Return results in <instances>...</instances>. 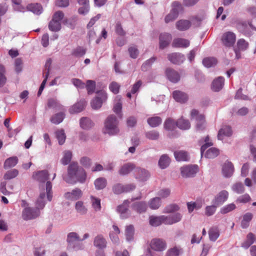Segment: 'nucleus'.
<instances>
[{"instance_id": "obj_22", "label": "nucleus", "mask_w": 256, "mask_h": 256, "mask_svg": "<svg viewBox=\"0 0 256 256\" xmlns=\"http://www.w3.org/2000/svg\"><path fill=\"white\" fill-rule=\"evenodd\" d=\"M149 222L150 224L153 226H157L162 224H165V216H150L149 218Z\"/></svg>"}, {"instance_id": "obj_8", "label": "nucleus", "mask_w": 256, "mask_h": 256, "mask_svg": "<svg viewBox=\"0 0 256 256\" xmlns=\"http://www.w3.org/2000/svg\"><path fill=\"white\" fill-rule=\"evenodd\" d=\"M150 247L156 252H162L166 250V244L164 240L160 238H154L151 240Z\"/></svg>"}, {"instance_id": "obj_6", "label": "nucleus", "mask_w": 256, "mask_h": 256, "mask_svg": "<svg viewBox=\"0 0 256 256\" xmlns=\"http://www.w3.org/2000/svg\"><path fill=\"white\" fill-rule=\"evenodd\" d=\"M181 8L182 6L180 4L176 2H174L173 4L172 8L164 18L166 23H168L176 19L178 16V13L180 10H181Z\"/></svg>"}, {"instance_id": "obj_29", "label": "nucleus", "mask_w": 256, "mask_h": 256, "mask_svg": "<svg viewBox=\"0 0 256 256\" xmlns=\"http://www.w3.org/2000/svg\"><path fill=\"white\" fill-rule=\"evenodd\" d=\"M204 205V201L198 200L195 202H190L187 203L188 209L189 212H192L194 210H198L201 208Z\"/></svg>"}, {"instance_id": "obj_13", "label": "nucleus", "mask_w": 256, "mask_h": 256, "mask_svg": "<svg viewBox=\"0 0 256 256\" xmlns=\"http://www.w3.org/2000/svg\"><path fill=\"white\" fill-rule=\"evenodd\" d=\"M168 58L171 62L176 64H180L186 60L184 54L177 52L168 54Z\"/></svg>"}, {"instance_id": "obj_26", "label": "nucleus", "mask_w": 256, "mask_h": 256, "mask_svg": "<svg viewBox=\"0 0 256 256\" xmlns=\"http://www.w3.org/2000/svg\"><path fill=\"white\" fill-rule=\"evenodd\" d=\"M147 207V204L145 202H136L132 206V209L139 214L145 212Z\"/></svg>"}, {"instance_id": "obj_32", "label": "nucleus", "mask_w": 256, "mask_h": 256, "mask_svg": "<svg viewBox=\"0 0 256 256\" xmlns=\"http://www.w3.org/2000/svg\"><path fill=\"white\" fill-rule=\"evenodd\" d=\"M191 24V22L187 20H179L176 24V28L180 31L188 30L190 27Z\"/></svg>"}, {"instance_id": "obj_21", "label": "nucleus", "mask_w": 256, "mask_h": 256, "mask_svg": "<svg viewBox=\"0 0 256 256\" xmlns=\"http://www.w3.org/2000/svg\"><path fill=\"white\" fill-rule=\"evenodd\" d=\"M82 195V190L79 188H75L72 192H67L64 194V197L70 200H77L80 198Z\"/></svg>"}, {"instance_id": "obj_20", "label": "nucleus", "mask_w": 256, "mask_h": 256, "mask_svg": "<svg viewBox=\"0 0 256 256\" xmlns=\"http://www.w3.org/2000/svg\"><path fill=\"white\" fill-rule=\"evenodd\" d=\"M166 74L168 78L172 82L176 83L180 80V76L175 70L168 68L166 70Z\"/></svg>"}, {"instance_id": "obj_25", "label": "nucleus", "mask_w": 256, "mask_h": 256, "mask_svg": "<svg viewBox=\"0 0 256 256\" xmlns=\"http://www.w3.org/2000/svg\"><path fill=\"white\" fill-rule=\"evenodd\" d=\"M240 30L245 35L250 36L252 30H256V28L254 27L251 22L242 23L240 28Z\"/></svg>"}, {"instance_id": "obj_3", "label": "nucleus", "mask_w": 256, "mask_h": 256, "mask_svg": "<svg viewBox=\"0 0 256 256\" xmlns=\"http://www.w3.org/2000/svg\"><path fill=\"white\" fill-rule=\"evenodd\" d=\"M82 168L78 166V164L72 163L68 168V175L64 178V180L70 184H74L76 182V178L79 174V170Z\"/></svg>"}, {"instance_id": "obj_36", "label": "nucleus", "mask_w": 256, "mask_h": 256, "mask_svg": "<svg viewBox=\"0 0 256 256\" xmlns=\"http://www.w3.org/2000/svg\"><path fill=\"white\" fill-rule=\"evenodd\" d=\"M90 200L92 208L95 212H99L101 210L100 199L94 196H90Z\"/></svg>"}, {"instance_id": "obj_12", "label": "nucleus", "mask_w": 256, "mask_h": 256, "mask_svg": "<svg viewBox=\"0 0 256 256\" xmlns=\"http://www.w3.org/2000/svg\"><path fill=\"white\" fill-rule=\"evenodd\" d=\"M182 218V214L180 212H176L172 214L165 216V224L172 225L180 222Z\"/></svg>"}, {"instance_id": "obj_34", "label": "nucleus", "mask_w": 256, "mask_h": 256, "mask_svg": "<svg viewBox=\"0 0 256 256\" xmlns=\"http://www.w3.org/2000/svg\"><path fill=\"white\" fill-rule=\"evenodd\" d=\"M190 41L182 38H176L174 40L172 45L176 48H187L190 46Z\"/></svg>"}, {"instance_id": "obj_24", "label": "nucleus", "mask_w": 256, "mask_h": 256, "mask_svg": "<svg viewBox=\"0 0 256 256\" xmlns=\"http://www.w3.org/2000/svg\"><path fill=\"white\" fill-rule=\"evenodd\" d=\"M135 168V165L132 162H128L122 165L118 170V174L126 176L130 174Z\"/></svg>"}, {"instance_id": "obj_39", "label": "nucleus", "mask_w": 256, "mask_h": 256, "mask_svg": "<svg viewBox=\"0 0 256 256\" xmlns=\"http://www.w3.org/2000/svg\"><path fill=\"white\" fill-rule=\"evenodd\" d=\"M115 101L116 103L114 106L113 110L118 116L122 118V102L119 96H117L115 99Z\"/></svg>"}, {"instance_id": "obj_54", "label": "nucleus", "mask_w": 256, "mask_h": 256, "mask_svg": "<svg viewBox=\"0 0 256 256\" xmlns=\"http://www.w3.org/2000/svg\"><path fill=\"white\" fill-rule=\"evenodd\" d=\"M179 206L176 204H170L166 206L163 210L162 212L164 214H170L179 210Z\"/></svg>"}, {"instance_id": "obj_58", "label": "nucleus", "mask_w": 256, "mask_h": 256, "mask_svg": "<svg viewBox=\"0 0 256 256\" xmlns=\"http://www.w3.org/2000/svg\"><path fill=\"white\" fill-rule=\"evenodd\" d=\"M145 135L147 138L153 140H158L160 136L159 132L155 130L147 132Z\"/></svg>"}, {"instance_id": "obj_38", "label": "nucleus", "mask_w": 256, "mask_h": 256, "mask_svg": "<svg viewBox=\"0 0 256 256\" xmlns=\"http://www.w3.org/2000/svg\"><path fill=\"white\" fill-rule=\"evenodd\" d=\"M176 126L182 130H188L190 128V124L188 120H186L183 118L178 119L176 122Z\"/></svg>"}, {"instance_id": "obj_4", "label": "nucleus", "mask_w": 256, "mask_h": 256, "mask_svg": "<svg viewBox=\"0 0 256 256\" xmlns=\"http://www.w3.org/2000/svg\"><path fill=\"white\" fill-rule=\"evenodd\" d=\"M108 98L106 92L103 90L97 91L96 96L91 100L90 105L92 109L98 110L100 108L104 102Z\"/></svg>"}, {"instance_id": "obj_49", "label": "nucleus", "mask_w": 256, "mask_h": 256, "mask_svg": "<svg viewBox=\"0 0 256 256\" xmlns=\"http://www.w3.org/2000/svg\"><path fill=\"white\" fill-rule=\"evenodd\" d=\"M134 228L132 225H129L126 226L125 234L128 241H131L134 239Z\"/></svg>"}, {"instance_id": "obj_59", "label": "nucleus", "mask_w": 256, "mask_h": 256, "mask_svg": "<svg viewBox=\"0 0 256 256\" xmlns=\"http://www.w3.org/2000/svg\"><path fill=\"white\" fill-rule=\"evenodd\" d=\"M56 136L60 144L62 145L65 142L66 136L63 130H58L56 132Z\"/></svg>"}, {"instance_id": "obj_9", "label": "nucleus", "mask_w": 256, "mask_h": 256, "mask_svg": "<svg viewBox=\"0 0 256 256\" xmlns=\"http://www.w3.org/2000/svg\"><path fill=\"white\" fill-rule=\"evenodd\" d=\"M40 215V211L36 208H26L22 211V216L24 220L34 218Z\"/></svg>"}, {"instance_id": "obj_33", "label": "nucleus", "mask_w": 256, "mask_h": 256, "mask_svg": "<svg viewBox=\"0 0 256 256\" xmlns=\"http://www.w3.org/2000/svg\"><path fill=\"white\" fill-rule=\"evenodd\" d=\"M76 212L80 215H86L88 213V209L82 201L79 200L75 204Z\"/></svg>"}, {"instance_id": "obj_30", "label": "nucleus", "mask_w": 256, "mask_h": 256, "mask_svg": "<svg viewBox=\"0 0 256 256\" xmlns=\"http://www.w3.org/2000/svg\"><path fill=\"white\" fill-rule=\"evenodd\" d=\"M172 96L176 102L180 103L185 102L188 99L187 94L180 90L174 91L172 93Z\"/></svg>"}, {"instance_id": "obj_57", "label": "nucleus", "mask_w": 256, "mask_h": 256, "mask_svg": "<svg viewBox=\"0 0 256 256\" xmlns=\"http://www.w3.org/2000/svg\"><path fill=\"white\" fill-rule=\"evenodd\" d=\"M232 190L234 192L238 194H240L244 192L245 190L244 187L240 182H236L232 186Z\"/></svg>"}, {"instance_id": "obj_37", "label": "nucleus", "mask_w": 256, "mask_h": 256, "mask_svg": "<svg viewBox=\"0 0 256 256\" xmlns=\"http://www.w3.org/2000/svg\"><path fill=\"white\" fill-rule=\"evenodd\" d=\"M26 10L32 12L36 14H40L42 12V8L40 4H31L26 7Z\"/></svg>"}, {"instance_id": "obj_63", "label": "nucleus", "mask_w": 256, "mask_h": 256, "mask_svg": "<svg viewBox=\"0 0 256 256\" xmlns=\"http://www.w3.org/2000/svg\"><path fill=\"white\" fill-rule=\"evenodd\" d=\"M217 206L214 204L206 206L204 210L205 214L208 216H212L216 212Z\"/></svg>"}, {"instance_id": "obj_14", "label": "nucleus", "mask_w": 256, "mask_h": 256, "mask_svg": "<svg viewBox=\"0 0 256 256\" xmlns=\"http://www.w3.org/2000/svg\"><path fill=\"white\" fill-rule=\"evenodd\" d=\"M130 202L128 200H126L122 204L118 206L117 208V211L120 214V216L122 218H126L130 216V211L128 209Z\"/></svg>"}, {"instance_id": "obj_42", "label": "nucleus", "mask_w": 256, "mask_h": 256, "mask_svg": "<svg viewBox=\"0 0 256 256\" xmlns=\"http://www.w3.org/2000/svg\"><path fill=\"white\" fill-rule=\"evenodd\" d=\"M162 204V201L160 198L155 197L151 198L148 202V206L152 210H158Z\"/></svg>"}, {"instance_id": "obj_2", "label": "nucleus", "mask_w": 256, "mask_h": 256, "mask_svg": "<svg viewBox=\"0 0 256 256\" xmlns=\"http://www.w3.org/2000/svg\"><path fill=\"white\" fill-rule=\"evenodd\" d=\"M102 132L110 136H116L120 132L118 121L114 115H110L106 119Z\"/></svg>"}, {"instance_id": "obj_44", "label": "nucleus", "mask_w": 256, "mask_h": 256, "mask_svg": "<svg viewBox=\"0 0 256 256\" xmlns=\"http://www.w3.org/2000/svg\"><path fill=\"white\" fill-rule=\"evenodd\" d=\"M18 162V158L16 156H12L7 158L4 163V167L7 169L14 166Z\"/></svg>"}, {"instance_id": "obj_17", "label": "nucleus", "mask_w": 256, "mask_h": 256, "mask_svg": "<svg viewBox=\"0 0 256 256\" xmlns=\"http://www.w3.org/2000/svg\"><path fill=\"white\" fill-rule=\"evenodd\" d=\"M172 39V36L170 34L168 33L161 34L159 38L160 48L164 49L168 46L171 42Z\"/></svg>"}, {"instance_id": "obj_48", "label": "nucleus", "mask_w": 256, "mask_h": 256, "mask_svg": "<svg viewBox=\"0 0 256 256\" xmlns=\"http://www.w3.org/2000/svg\"><path fill=\"white\" fill-rule=\"evenodd\" d=\"M80 238L76 232H72L68 234L66 240L70 245L73 244L76 242L80 241Z\"/></svg>"}, {"instance_id": "obj_62", "label": "nucleus", "mask_w": 256, "mask_h": 256, "mask_svg": "<svg viewBox=\"0 0 256 256\" xmlns=\"http://www.w3.org/2000/svg\"><path fill=\"white\" fill-rule=\"evenodd\" d=\"M206 128L204 117L196 122V128L197 131H202Z\"/></svg>"}, {"instance_id": "obj_43", "label": "nucleus", "mask_w": 256, "mask_h": 256, "mask_svg": "<svg viewBox=\"0 0 256 256\" xmlns=\"http://www.w3.org/2000/svg\"><path fill=\"white\" fill-rule=\"evenodd\" d=\"M148 124L152 128H156L160 126L162 119L160 116H152L147 119Z\"/></svg>"}, {"instance_id": "obj_56", "label": "nucleus", "mask_w": 256, "mask_h": 256, "mask_svg": "<svg viewBox=\"0 0 256 256\" xmlns=\"http://www.w3.org/2000/svg\"><path fill=\"white\" fill-rule=\"evenodd\" d=\"M48 106L50 108H53L58 110L62 109L63 106L60 104L56 100L50 98L48 102Z\"/></svg>"}, {"instance_id": "obj_15", "label": "nucleus", "mask_w": 256, "mask_h": 256, "mask_svg": "<svg viewBox=\"0 0 256 256\" xmlns=\"http://www.w3.org/2000/svg\"><path fill=\"white\" fill-rule=\"evenodd\" d=\"M234 172V166L232 164L228 161L226 162L222 166V174L225 178L231 177Z\"/></svg>"}, {"instance_id": "obj_50", "label": "nucleus", "mask_w": 256, "mask_h": 256, "mask_svg": "<svg viewBox=\"0 0 256 256\" xmlns=\"http://www.w3.org/2000/svg\"><path fill=\"white\" fill-rule=\"evenodd\" d=\"M72 158V152L70 150L64 152L63 156L61 159V162L64 165L68 164L71 160Z\"/></svg>"}, {"instance_id": "obj_47", "label": "nucleus", "mask_w": 256, "mask_h": 256, "mask_svg": "<svg viewBox=\"0 0 256 256\" xmlns=\"http://www.w3.org/2000/svg\"><path fill=\"white\" fill-rule=\"evenodd\" d=\"M96 188L100 190L104 188L107 184L106 180L104 178H99L96 179L94 182Z\"/></svg>"}, {"instance_id": "obj_64", "label": "nucleus", "mask_w": 256, "mask_h": 256, "mask_svg": "<svg viewBox=\"0 0 256 256\" xmlns=\"http://www.w3.org/2000/svg\"><path fill=\"white\" fill-rule=\"evenodd\" d=\"M254 235L252 233H250L247 236L246 240L242 244V246L247 248L254 243Z\"/></svg>"}, {"instance_id": "obj_41", "label": "nucleus", "mask_w": 256, "mask_h": 256, "mask_svg": "<svg viewBox=\"0 0 256 256\" xmlns=\"http://www.w3.org/2000/svg\"><path fill=\"white\" fill-rule=\"evenodd\" d=\"M170 164V158L167 154L162 155L158 160V166L162 169L167 168Z\"/></svg>"}, {"instance_id": "obj_53", "label": "nucleus", "mask_w": 256, "mask_h": 256, "mask_svg": "<svg viewBox=\"0 0 256 256\" xmlns=\"http://www.w3.org/2000/svg\"><path fill=\"white\" fill-rule=\"evenodd\" d=\"M48 27L49 29L52 31H58L61 28V23L54 19H52L49 23Z\"/></svg>"}, {"instance_id": "obj_35", "label": "nucleus", "mask_w": 256, "mask_h": 256, "mask_svg": "<svg viewBox=\"0 0 256 256\" xmlns=\"http://www.w3.org/2000/svg\"><path fill=\"white\" fill-rule=\"evenodd\" d=\"M80 5L82 6L78 9V12L80 14H85L88 12L90 10L88 0H77Z\"/></svg>"}, {"instance_id": "obj_31", "label": "nucleus", "mask_w": 256, "mask_h": 256, "mask_svg": "<svg viewBox=\"0 0 256 256\" xmlns=\"http://www.w3.org/2000/svg\"><path fill=\"white\" fill-rule=\"evenodd\" d=\"M80 125L82 128L88 130L94 126V123L90 118L87 117H83L80 120Z\"/></svg>"}, {"instance_id": "obj_16", "label": "nucleus", "mask_w": 256, "mask_h": 256, "mask_svg": "<svg viewBox=\"0 0 256 256\" xmlns=\"http://www.w3.org/2000/svg\"><path fill=\"white\" fill-rule=\"evenodd\" d=\"M32 177L34 180L42 183L40 186L43 185L46 189V184H44V182L48 178V173L47 170H41L34 173L32 175Z\"/></svg>"}, {"instance_id": "obj_40", "label": "nucleus", "mask_w": 256, "mask_h": 256, "mask_svg": "<svg viewBox=\"0 0 256 256\" xmlns=\"http://www.w3.org/2000/svg\"><path fill=\"white\" fill-rule=\"evenodd\" d=\"M182 253V249L179 246H175L169 248L165 256H180Z\"/></svg>"}, {"instance_id": "obj_1", "label": "nucleus", "mask_w": 256, "mask_h": 256, "mask_svg": "<svg viewBox=\"0 0 256 256\" xmlns=\"http://www.w3.org/2000/svg\"><path fill=\"white\" fill-rule=\"evenodd\" d=\"M52 184L49 181H48L46 184V189L44 186L42 185L40 186V194L35 203L36 210L40 211V210H42L46 204V194L47 199L49 201H51L52 198Z\"/></svg>"}, {"instance_id": "obj_7", "label": "nucleus", "mask_w": 256, "mask_h": 256, "mask_svg": "<svg viewBox=\"0 0 256 256\" xmlns=\"http://www.w3.org/2000/svg\"><path fill=\"white\" fill-rule=\"evenodd\" d=\"M236 40V34L232 32H224L222 37V44L226 47L232 46Z\"/></svg>"}, {"instance_id": "obj_5", "label": "nucleus", "mask_w": 256, "mask_h": 256, "mask_svg": "<svg viewBox=\"0 0 256 256\" xmlns=\"http://www.w3.org/2000/svg\"><path fill=\"white\" fill-rule=\"evenodd\" d=\"M180 173L184 178H191L194 176L198 170L197 166H186L180 168Z\"/></svg>"}, {"instance_id": "obj_45", "label": "nucleus", "mask_w": 256, "mask_h": 256, "mask_svg": "<svg viewBox=\"0 0 256 256\" xmlns=\"http://www.w3.org/2000/svg\"><path fill=\"white\" fill-rule=\"evenodd\" d=\"M253 217V214L250 212H247L243 216L241 222V226L243 228H246L249 226L250 221Z\"/></svg>"}, {"instance_id": "obj_60", "label": "nucleus", "mask_w": 256, "mask_h": 256, "mask_svg": "<svg viewBox=\"0 0 256 256\" xmlns=\"http://www.w3.org/2000/svg\"><path fill=\"white\" fill-rule=\"evenodd\" d=\"M64 118V114L60 112L52 116L50 118V121L54 124H59L63 120Z\"/></svg>"}, {"instance_id": "obj_46", "label": "nucleus", "mask_w": 256, "mask_h": 256, "mask_svg": "<svg viewBox=\"0 0 256 256\" xmlns=\"http://www.w3.org/2000/svg\"><path fill=\"white\" fill-rule=\"evenodd\" d=\"M210 240L215 242L220 236V232L218 228L212 227L208 231Z\"/></svg>"}, {"instance_id": "obj_51", "label": "nucleus", "mask_w": 256, "mask_h": 256, "mask_svg": "<svg viewBox=\"0 0 256 256\" xmlns=\"http://www.w3.org/2000/svg\"><path fill=\"white\" fill-rule=\"evenodd\" d=\"M86 53V49L82 46H78L74 48L72 54L76 57H82Z\"/></svg>"}, {"instance_id": "obj_52", "label": "nucleus", "mask_w": 256, "mask_h": 256, "mask_svg": "<svg viewBox=\"0 0 256 256\" xmlns=\"http://www.w3.org/2000/svg\"><path fill=\"white\" fill-rule=\"evenodd\" d=\"M219 154V150L215 148H209L205 154V156L208 158H214Z\"/></svg>"}, {"instance_id": "obj_19", "label": "nucleus", "mask_w": 256, "mask_h": 256, "mask_svg": "<svg viewBox=\"0 0 256 256\" xmlns=\"http://www.w3.org/2000/svg\"><path fill=\"white\" fill-rule=\"evenodd\" d=\"M86 105L84 100H80L73 106L69 109V112L71 114H76L82 111Z\"/></svg>"}, {"instance_id": "obj_28", "label": "nucleus", "mask_w": 256, "mask_h": 256, "mask_svg": "<svg viewBox=\"0 0 256 256\" xmlns=\"http://www.w3.org/2000/svg\"><path fill=\"white\" fill-rule=\"evenodd\" d=\"M106 240L103 236L100 234L95 237L94 240V246L99 249H103L106 246Z\"/></svg>"}, {"instance_id": "obj_27", "label": "nucleus", "mask_w": 256, "mask_h": 256, "mask_svg": "<svg viewBox=\"0 0 256 256\" xmlns=\"http://www.w3.org/2000/svg\"><path fill=\"white\" fill-rule=\"evenodd\" d=\"M174 156L177 161L187 162L190 159L188 152L184 150H176L174 152Z\"/></svg>"}, {"instance_id": "obj_11", "label": "nucleus", "mask_w": 256, "mask_h": 256, "mask_svg": "<svg viewBox=\"0 0 256 256\" xmlns=\"http://www.w3.org/2000/svg\"><path fill=\"white\" fill-rule=\"evenodd\" d=\"M228 192L226 190L220 192L212 200V202L216 205H222L228 199Z\"/></svg>"}, {"instance_id": "obj_10", "label": "nucleus", "mask_w": 256, "mask_h": 256, "mask_svg": "<svg viewBox=\"0 0 256 256\" xmlns=\"http://www.w3.org/2000/svg\"><path fill=\"white\" fill-rule=\"evenodd\" d=\"M150 176L148 171L144 168H138L134 171V177L140 182L146 181Z\"/></svg>"}, {"instance_id": "obj_18", "label": "nucleus", "mask_w": 256, "mask_h": 256, "mask_svg": "<svg viewBox=\"0 0 256 256\" xmlns=\"http://www.w3.org/2000/svg\"><path fill=\"white\" fill-rule=\"evenodd\" d=\"M232 132L231 128L227 126H222L219 130L218 134V138L223 140L226 138L230 137L232 135Z\"/></svg>"}, {"instance_id": "obj_23", "label": "nucleus", "mask_w": 256, "mask_h": 256, "mask_svg": "<svg viewBox=\"0 0 256 256\" xmlns=\"http://www.w3.org/2000/svg\"><path fill=\"white\" fill-rule=\"evenodd\" d=\"M224 78L222 76H219L214 79L212 84L211 88L213 91L219 92L224 86Z\"/></svg>"}, {"instance_id": "obj_55", "label": "nucleus", "mask_w": 256, "mask_h": 256, "mask_svg": "<svg viewBox=\"0 0 256 256\" xmlns=\"http://www.w3.org/2000/svg\"><path fill=\"white\" fill-rule=\"evenodd\" d=\"M202 64L206 68H210L217 64L216 60L214 58H206L202 60Z\"/></svg>"}, {"instance_id": "obj_61", "label": "nucleus", "mask_w": 256, "mask_h": 256, "mask_svg": "<svg viewBox=\"0 0 256 256\" xmlns=\"http://www.w3.org/2000/svg\"><path fill=\"white\" fill-rule=\"evenodd\" d=\"M176 126L174 121L171 118H168L164 123V128L168 130H172Z\"/></svg>"}]
</instances>
